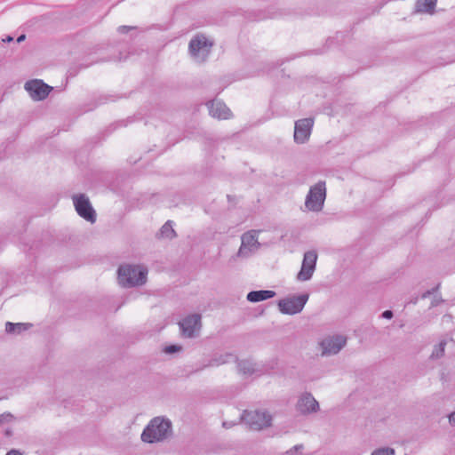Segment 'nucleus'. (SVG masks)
<instances>
[{
	"label": "nucleus",
	"instance_id": "obj_1",
	"mask_svg": "<svg viewBox=\"0 0 455 455\" xmlns=\"http://www.w3.org/2000/svg\"><path fill=\"white\" fill-rule=\"evenodd\" d=\"M172 435V422L164 417H155L141 434V440L144 443H154L163 442Z\"/></svg>",
	"mask_w": 455,
	"mask_h": 455
},
{
	"label": "nucleus",
	"instance_id": "obj_2",
	"mask_svg": "<svg viewBox=\"0 0 455 455\" xmlns=\"http://www.w3.org/2000/svg\"><path fill=\"white\" fill-rule=\"evenodd\" d=\"M148 269L141 266L125 265L118 268V280L124 287H135L147 282Z\"/></svg>",
	"mask_w": 455,
	"mask_h": 455
},
{
	"label": "nucleus",
	"instance_id": "obj_3",
	"mask_svg": "<svg viewBox=\"0 0 455 455\" xmlns=\"http://www.w3.org/2000/svg\"><path fill=\"white\" fill-rule=\"evenodd\" d=\"M325 198V181L320 180L310 188L306 196L305 206L311 212H320L323 207Z\"/></svg>",
	"mask_w": 455,
	"mask_h": 455
},
{
	"label": "nucleus",
	"instance_id": "obj_4",
	"mask_svg": "<svg viewBox=\"0 0 455 455\" xmlns=\"http://www.w3.org/2000/svg\"><path fill=\"white\" fill-rule=\"evenodd\" d=\"M308 298L309 295L304 293L280 299L277 303L278 309L283 315H292L299 314L303 310Z\"/></svg>",
	"mask_w": 455,
	"mask_h": 455
},
{
	"label": "nucleus",
	"instance_id": "obj_5",
	"mask_svg": "<svg viewBox=\"0 0 455 455\" xmlns=\"http://www.w3.org/2000/svg\"><path fill=\"white\" fill-rule=\"evenodd\" d=\"M242 419L250 428L253 430H261L271 425L272 417L267 411H244L242 414Z\"/></svg>",
	"mask_w": 455,
	"mask_h": 455
},
{
	"label": "nucleus",
	"instance_id": "obj_6",
	"mask_svg": "<svg viewBox=\"0 0 455 455\" xmlns=\"http://www.w3.org/2000/svg\"><path fill=\"white\" fill-rule=\"evenodd\" d=\"M258 233L259 231L252 229L243 234L238 256L248 257L259 248L260 243L258 241Z\"/></svg>",
	"mask_w": 455,
	"mask_h": 455
},
{
	"label": "nucleus",
	"instance_id": "obj_7",
	"mask_svg": "<svg viewBox=\"0 0 455 455\" xmlns=\"http://www.w3.org/2000/svg\"><path fill=\"white\" fill-rule=\"evenodd\" d=\"M73 200L77 214L85 220L94 223L96 221V212L89 199L84 195H78L74 196Z\"/></svg>",
	"mask_w": 455,
	"mask_h": 455
},
{
	"label": "nucleus",
	"instance_id": "obj_8",
	"mask_svg": "<svg viewBox=\"0 0 455 455\" xmlns=\"http://www.w3.org/2000/svg\"><path fill=\"white\" fill-rule=\"evenodd\" d=\"M24 87L31 99L36 101L46 99L52 90V86L39 79L28 81Z\"/></svg>",
	"mask_w": 455,
	"mask_h": 455
},
{
	"label": "nucleus",
	"instance_id": "obj_9",
	"mask_svg": "<svg viewBox=\"0 0 455 455\" xmlns=\"http://www.w3.org/2000/svg\"><path fill=\"white\" fill-rule=\"evenodd\" d=\"M317 260V253L315 251H308L304 253L300 271L297 275L299 281H308L311 279L315 270Z\"/></svg>",
	"mask_w": 455,
	"mask_h": 455
},
{
	"label": "nucleus",
	"instance_id": "obj_10",
	"mask_svg": "<svg viewBox=\"0 0 455 455\" xmlns=\"http://www.w3.org/2000/svg\"><path fill=\"white\" fill-rule=\"evenodd\" d=\"M314 125L313 118H303L295 122L294 141L303 144L308 140Z\"/></svg>",
	"mask_w": 455,
	"mask_h": 455
},
{
	"label": "nucleus",
	"instance_id": "obj_11",
	"mask_svg": "<svg viewBox=\"0 0 455 455\" xmlns=\"http://www.w3.org/2000/svg\"><path fill=\"white\" fill-rule=\"evenodd\" d=\"M212 46V44L209 43L205 36H196L189 42L188 49L194 58H199L200 53H202V59L204 60Z\"/></svg>",
	"mask_w": 455,
	"mask_h": 455
},
{
	"label": "nucleus",
	"instance_id": "obj_12",
	"mask_svg": "<svg viewBox=\"0 0 455 455\" xmlns=\"http://www.w3.org/2000/svg\"><path fill=\"white\" fill-rule=\"evenodd\" d=\"M182 335L187 338L195 337L201 328V315L194 314L180 322Z\"/></svg>",
	"mask_w": 455,
	"mask_h": 455
},
{
	"label": "nucleus",
	"instance_id": "obj_13",
	"mask_svg": "<svg viewBox=\"0 0 455 455\" xmlns=\"http://www.w3.org/2000/svg\"><path fill=\"white\" fill-rule=\"evenodd\" d=\"M296 409L299 413L307 415L316 412L319 410V403L312 394L306 392L299 396Z\"/></svg>",
	"mask_w": 455,
	"mask_h": 455
},
{
	"label": "nucleus",
	"instance_id": "obj_14",
	"mask_svg": "<svg viewBox=\"0 0 455 455\" xmlns=\"http://www.w3.org/2000/svg\"><path fill=\"white\" fill-rule=\"evenodd\" d=\"M347 339L343 336H335L325 339L321 342L323 355H335L346 345Z\"/></svg>",
	"mask_w": 455,
	"mask_h": 455
},
{
	"label": "nucleus",
	"instance_id": "obj_15",
	"mask_svg": "<svg viewBox=\"0 0 455 455\" xmlns=\"http://www.w3.org/2000/svg\"><path fill=\"white\" fill-rule=\"evenodd\" d=\"M210 115L220 120H227L233 116L231 110L227 105L219 100H212L207 103Z\"/></svg>",
	"mask_w": 455,
	"mask_h": 455
},
{
	"label": "nucleus",
	"instance_id": "obj_16",
	"mask_svg": "<svg viewBox=\"0 0 455 455\" xmlns=\"http://www.w3.org/2000/svg\"><path fill=\"white\" fill-rule=\"evenodd\" d=\"M275 296V292L270 290L252 291L247 294V300L252 303L263 301Z\"/></svg>",
	"mask_w": 455,
	"mask_h": 455
},
{
	"label": "nucleus",
	"instance_id": "obj_17",
	"mask_svg": "<svg viewBox=\"0 0 455 455\" xmlns=\"http://www.w3.org/2000/svg\"><path fill=\"white\" fill-rule=\"evenodd\" d=\"M437 0H417L415 10L417 12H426L433 14L436 6Z\"/></svg>",
	"mask_w": 455,
	"mask_h": 455
},
{
	"label": "nucleus",
	"instance_id": "obj_18",
	"mask_svg": "<svg viewBox=\"0 0 455 455\" xmlns=\"http://www.w3.org/2000/svg\"><path fill=\"white\" fill-rule=\"evenodd\" d=\"M236 356L231 353H226L212 358L206 364L207 367H217L236 360Z\"/></svg>",
	"mask_w": 455,
	"mask_h": 455
},
{
	"label": "nucleus",
	"instance_id": "obj_19",
	"mask_svg": "<svg viewBox=\"0 0 455 455\" xmlns=\"http://www.w3.org/2000/svg\"><path fill=\"white\" fill-rule=\"evenodd\" d=\"M30 326H32V324L21 323H13L11 322H7L5 324V331L8 333H12V332L20 333L23 331H27Z\"/></svg>",
	"mask_w": 455,
	"mask_h": 455
},
{
	"label": "nucleus",
	"instance_id": "obj_20",
	"mask_svg": "<svg viewBox=\"0 0 455 455\" xmlns=\"http://www.w3.org/2000/svg\"><path fill=\"white\" fill-rule=\"evenodd\" d=\"M160 234L162 237L165 238H172L176 236L175 230L172 228V221H166L160 229Z\"/></svg>",
	"mask_w": 455,
	"mask_h": 455
},
{
	"label": "nucleus",
	"instance_id": "obj_21",
	"mask_svg": "<svg viewBox=\"0 0 455 455\" xmlns=\"http://www.w3.org/2000/svg\"><path fill=\"white\" fill-rule=\"evenodd\" d=\"M238 370L243 374H252L255 371L254 364L248 360H242L237 363Z\"/></svg>",
	"mask_w": 455,
	"mask_h": 455
},
{
	"label": "nucleus",
	"instance_id": "obj_22",
	"mask_svg": "<svg viewBox=\"0 0 455 455\" xmlns=\"http://www.w3.org/2000/svg\"><path fill=\"white\" fill-rule=\"evenodd\" d=\"M445 346H446V341L445 340H442L438 345H436L434 349H433V352L431 354V358H441L442 356H443L444 355V351H445Z\"/></svg>",
	"mask_w": 455,
	"mask_h": 455
},
{
	"label": "nucleus",
	"instance_id": "obj_23",
	"mask_svg": "<svg viewBox=\"0 0 455 455\" xmlns=\"http://www.w3.org/2000/svg\"><path fill=\"white\" fill-rule=\"evenodd\" d=\"M371 455H395V451L391 448H381L374 451Z\"/></svg>",
	"mask_w": 455,
	"mask_h": 455
},
{
	"label": "nucleus",
	"instance_id": "obj_24",
	"mask_svg": "<svg viewBox=\"0 0 455 455\" xmlns=\"http://www.w3.org/2000/svg\"><path fill=\"white\" fill-rule=\"evenodd\" d=\"M440 284L438 283L435 287L432 288L431 290H427L425 292L422 293L421 298L427 299L430 295L435 293L439 290Z\"/></svg>",
	"mask_w": 455,
	"mask_h": 455
},
{
	"label": "nucleus",
	"instance_id": "obj_25",
	"mask_svg": "<svg viewBox=\"0 0 455 455\" xmlns=\"http://www.w3.org/2000/svg\"><path fill=\"white\" fill-rule=\"evenodd\" d=\"M180 349V347H178L176 345H171V346H167L164 348V352L168 353V354H172V353H175V352L179 351Z\"/></svg>",
	"mask_w": 455,
	"mask_h": 455
},
{
	"label": "nucleus",
	"instance_id": "obj_26",
	"mask_svg": "<svg viewBox=\"0 0 455 455\" xmlns=\"http://www.w3.org/2000/svg\"><path fill=\"white\" fill-rule=\"evenodd\" d=\"M12 418L11 413H3L0 415V426Z\"/></svg>",
	"mask_w": 455,
	"mask_h": 455
},
{
	"label": "nucleus",
	"instance_id": "obj_27",
	"mask_svg": "<svg viewBox=\"0 0 455 455\" xmlns=\"http://www.w3.org/2000/svg\"><path fill=\"white\" fill-rule=\"evenodd\" d=\"M132 28H133L132 27H129V26H120L118 28V31L121 33H127L128 31H130Z\"/></svg>",
	"mask_w": 455,
	"mask_h": 455
},
{
	"label": "nucleus",
	"instance_id": "obj_28",
	"mask_svg": "<svg viewBox=\"0 0 455 455\" xmlns=\"http://www.w3.org/2000/svg\"><path fill=\"white\" fill-rule=\"evenodd\" d=\"M382 317L391 319L393 317V312L391 310H386L382 313Z\"/></svg>",
	"mask_w": 455,
	"mask_h": 455
},
{
	"label": "nucleus",
	"instance_id": "obj_29",
	"mask_svg": "<svg viewBox=\"0 0 455 455\" xmlns=\"http://www.w3.org/2000/svg\"><path fill=\"white\" fill-rule=\"evenodd\" d=\"M443 300L441 299H437L436 297L434 298V299L431 302L432 307L438 306Z\"/></svg>",
	"mask_w": 455,
	"mask_h": 455
},
{
	"label": "nucleus",
	"instance_id": "obj_30",
	"mask_svg": "<svg viewBox=\"0 0 455 455\" xmlns=\"http://www.w3.org/2000/svg\"><path fill=\"white\" fill-rule=\"evenodd\" d=\"M449 421L451 425H455V411L449 415Z\"/></svg>",
	"mask_w": 455,
	"mask_h": 455
},
{
	"label": "nucleus",
	"instance_id": "obj_31",
	"mask_svg": "<svg viewBox=\"0 0 455 455\" xmlns=\"http://www.w3.org/2000/svg\"><path fill=\"white\" fill-rule=\"evenodd\" d=\"M6 455H22V454L16 450H12V451H8Z\"/></svg>",
	"mask_w": 455,
	"mask_h": 455
},
{
	"label": "nucleus",
	"instance_id": "obj_32",
	"mask_svg": "<svg viewBox=\"0 0 455 455\" xmlns=\"http://www.w3.org/2000/svg\"><path fill=\"white\" fill-rule=\"evenodd\" d=\"M26 38V36L25 35H20L18 38H17V42L18 43H20L22 41H24Z\"/></svg>",
	"mask_w": 455,
	"mask_h": 455
},
{
	"label": "nucleus",
	"instance_id": "obj_33",
	"mask_svg": "<svg viewBox=\"0 0 455 455\" xmlns=\"http://www.w3.org/2000/svg\"><path fill=\"white\" fill-rule=\"evenodd\" d=\"M12 40H13V38H12V36H7V37H6V39H4V42H8V43H10V42H12Z\"/></svg>",
	"mask_w": 455,
	"mask_h": 455
},
{
	"label": "nucleus",
	"instance_id": "obj_34",
	"mask_svg": "<svg viewBox=\"0 0 455 455\" xmlns=\"http://www.w3.org/2000/svg\"><path fill=\"white\" fill-rule=\"evenodd\" d=\"M299 447V446H298V445H295V446H294V448H295V449H298Z\"/></svg>",
	"mask_w": 455,
	"mask_h": 455
}]
</instances>
